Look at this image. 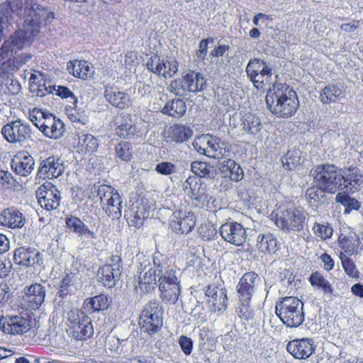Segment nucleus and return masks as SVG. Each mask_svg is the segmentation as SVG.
I'll use <instances>...</instances> for the list:
<instances>
[{"instance_id":"37","label":"nucleus","mask_w":363,"mask_h":363,"mask_svg":"<svg viewBox=\"0 0 363 363\" xmlns=\"http://www.w3.org/2000/svg\"><path fill=\"white\" fill-rule=\"evenodd\" d=\"M103 204L102 208L106 213V215L112 219H118L122 216V199L119 194H115V196H111Z\"/></svg>"},{"instance_id":"51","label":"nucleus","mask_w":363,"mask_h":363,"mask_svg":"<svg viewBox=\"0 0 363 363\" xmlns=\"http://www.w3.org/2000/svg\"><path fill=\"white\" fill-rule=\"evenodd\" d=\"M340 258L341 259L342 266L345 272L352 278L359 279V272L357 270L354 262L347 255L340 253Z\"/></svg>"},{"instance_id":"58","label":"nucleus","mask_w":363,"mask_h":363,"mask_svg":"<svg viewBox=\"0 0 363 363\" xmlns=\"http://www.w3.org/2000/svg\"><path fill=\"white\" fill-rule=\"evenodd\" d=\"M155 170L162 175H170L177 172V167L171 162H162L156 164Z\"/></svg>"},{"instance_id":"56","label":"nucleus","mask_w":363,"mask_h":363,"mask_svg":"<svg viewBox=\"0 0 363 363\" xmlns=\"http://www.w3.org/2000/svg\"><path fill=\"white\" fill-rule=\"evenodd\" d=\"M136 133V128L131 123L120 124L116 128V133L120 138L129 139L134 136Z\"/></svg>"},{"instance_id":"16","label":"nucleus","mask_w":363,"mask_h":363,"mask_svg":"<svg viewBox=\"0 0 363 363\" xmlns=\"http://www.w3.org/2000/svg\"><path fill=\"white\" fill-rule=\"evenodd\" d=\"M340 174L342 182L341 190L354 193L359 191L362 186L363 173L357 167L350 166L340 168Z\"/></svg>"},{"instance_id":"62","label":"nucleus","mask_w":363,"mask_h":363,"mask_svg":"<svg viewBox=\"0 0 363 363\" xmlns=\"http://www.w3.org/2000/svg\"><path fill=\"white\" fill-rule=\"evenodd\" d=\"M214 39L213 38H208L206 39H203L200 43H199V49L196 52V56L197 57L201 60H203L207 55V49H208V44L209 43H213Z\"/></svg>"},{"instance_id":"38","label":"nucleus","mask_w":363,"mask_h":363,"mask_svg":"<svg viewBox=\"0 0 363 363\" xmlns=\"http://www.w3.org/2000/svg\"><path fill=\"white\" fill-rule=\"evenodd\" d=\"M257 247L262 253L272 254L278 250V242L272 234H260L257 239Z\"/></svg>"},{"instance_id":"49","label":"nucleus","mask_w":363,"mask_h":363,"mask_svg":"<svg viewBox=\"0 0 363 363\" xmlns=\"http://www.w3.org/2000/svg\"><path fill=\"white\" fill-rule=\"evenodd\" d=\"M79 146L82 150L87 152H94L96 151L99 147V141L96 138L91 134H82L79 136Z\"/></svg>"},{"instance_id":"24","label":"nucleus","mask_w":363,"mask_h":363,"mask_svg":"<svg viewBox=\"0 0 363 363\" xmlns=\"http://www.w3.org/2000/svg\"><path fill=\"white\" fill-rule=\"evenodd\" d=\"M205 294L208 296V303H211L212 310L215 312H223L227 308V294L224 289L217 286H208Z\"/></svg>"},{"instance_id":"20","label":"nucleus","mask_w":363,"mask_h":363,"mask_svg":"<svg viewBox=\"0 0 363 363\" xmlns=\"http://www.w3.org/2000/svg\"><path fill=\"white\" fill-rule=\"evenodd\" d=\"M46 296V288L40 284H31L26 290L23 296L27 306L33 310L38 309L45 301Z\"/></svg>"},{"instance_id":"45","label":"nucleus","mask_w":363,"mask_h":363,"mask_svg":"<svg viewBox=\"0 0 363 363\" xmlns=\"http://www.w3.org/2000/svg\"><path fill=\"white\" fill-rule=\"evenodd\" d=\"M223 173L228 175L232 181L238 182L242 180L244 172L240 166L235 161L228 159L225 160L220 167Z\"/></svg>"},{"instance_id":"6","label":"nucleus","mask_w":363,"mask_h":363,"mask_svg":"<svg viewBox=\"0 0 363 363\" xmlns=\"http://www.w3.org/2000/svg\"><path fill=\"white\" fill-rule=\"evenodd\" d=\"M259 281L258 274L254 272H246L240 279L237 285L240 305L236 308V313L241 318L248 320L252 317L249 303L257 282Z\"/></svg>"},{"instance_id":"54","label":"nucleus","mask_w":363,"mask_h":363,"mask_svg":"<svg viewBox=\"0 0 363 363\" xmlns=\"http://www.w3.org/2000/svg\"><path fill=\"white\" fill-rule=\"evenodd\" d=\"M313 230L316 236L323 240L331 238L333 233L332 227L328 223L325 225L315 223Z\"/></svg>"},{"instance_id":"21","label":"nucleus","mask_w":363,"mask_h":363,"mask_svg":"<svg viewBox=\"0 0 363 363\" xmlns=\"http://www.w3.org/2000/svg\"><path fill=\"white\" fill-rule=\"evenodd\" d=\"M63 122L56 118L52 114H46L43 121L40 125V130L45 137L52 139H58L64 131Z\"/></svg>"},{"instance_id":"42","label":"nucleus","mask_w":363,"mask_h":363,"mask_svg":"<svg viewBox=\"0 0 363 363\" xmlns=\"http://www.w3.org/2000/svg\"><path fill=\"white\" fill-rule=\"evenodd\" d=\"M196 223V218L193 213L188 212L183 218L177 221H172V226L176 233L188 234L190 233Z\"/></svg>"},{"instance_id":"61","label":"nucleus","mask_w":363,"mask_h":363,"mask_svg":"<svg viewBox=\"0 0 363 363\" xmlns=\"http://www.w3.org/2000/svg\"><path fill=\"white\" fill-rule=\"evenodd\" d=\"M323 191L315 184V186L307 189L306 191V197L310 201H318L322 198Z\"/></svg>"},{"instance_id":"7","label":"nucleus","mask_w":363,"mask_h":363,"mask_svg":"<svg viewBox=\"0 0 363 363\" xmlns=\"http://www.w3.org/2000/svg\"><path fill=\"white\" fill-rule=\"evenodd\" d=\"M141 331L150 336L157 334L163 325V311L158 301L151 300L147 303L139 318Z\"/></svg>"},{"instance_id":"11","label":"nucleus","mask_w":363,"mask_h":363,"mask_svg":"<svg viewBox=\"0 0 363 363\" xmlns=\"http://www.w3.org/2000/svg\"><path fill=\"white\" fill-rule=\"evenodd\" d=\"M122 259L120 255H111L108 262L98 271L99 279L107 288H113L120 279L122 272Z\"/></svg>"},{"instance_id":"8","label":"nucleus","mask_w":363,"mask_h":363,"mask_svg":"<svg viewBox=\"0 0 363 363\" xmlns=\"http://www.w3.org/2000/svg\"><path fill=\"white\" fill-rule=\"evenodd\" d=\"M67 325L71 336L76 340H86L94 334L91 318L83 311L74 308L67 312Z\"/></svg>"},{"instance_id":"63","label":"nucleus","mask_w":363,"mask_h":363,"mask_svg":"<svg viewBox=\"0 0 363 363\" xmlns=\"http://www.w3.org/2000/svg\"><path fill=\"white\" fill-rule=\"evenodd\" d=\"M178 71V64L177 62L174 60H169L167 59V63L165 67V69H164V74L163 76L164 77H171L174 74H176Z\"/></svg>"},{"instance_id":"2","label":"nucleus","mask_w":363,"mask_h":363,"mask_svg":"<svg viewBox=\"0 0 363 363\" xmlns=\"http://www.w3.org/2000/svg\"><path fill=\"white\" fill-rule=\"evenodd\" d=\"M24 16L22 28L35 36L40 31V25L43 21H50L54 18L51 10L38 3L36 0H25Z\"/></svg>"},{"instance_id":"46","label":"nucleus","mask_w":363,"mask_h":363,"mask_svg":"<svg viewBox=\"0 0 363 363\" xmlns=\"http://www.w3.org/2000/svg\"><path fill=\"white\" fill-rule=\"evenodd\" d=\"M79 274L77 273L69 272L61 280L59 285L57 295L64 298L72 292V288L77 284Z\"/></svg>"},{"instance_id":"48","label":"nucleus","mask_w":363,"mask_h":363,"mask_svg":"<svg viewBox=\"0 0 363 363\" xmlns=\"http://www.w3.org/2000/svg\"><path fill=\"white\" fill-rule=\"evenodd\" d=\"M242 125L245 132L252 135H256L261 130L259 118L250 113L243 117Z\"/></svg>"},{"instance_id":"9","label":"nucleus","mask_w":363,"mask_h":363,"mask_svg":"<svg viewBox=\"0 0 363 363\" xmlns=\"http://www.w3.org/2000/svg\"><path fill=\"white\" fill-rule=\"evenodd\" d=\"M245 71L247 77L257 89H264L272 83V69L263 60L251 59Z\"/></svg>"},{"instance_id":"40","label":"nucleus","mask_w":363,"mask_h":363,"mask_svg":"<svg viewBox=\"0 0 363 363\" xmlns=\"http://www.w3.org/2000/svg\"><path fill=\"white\" fill-rule=\"evenodd\" d=\"M30 81V90L38 96L42 97L46 94L52 93L53 86L51 85H46L45 80L43 79L42 74H40L39 75L32 74Z\"/></svg>"},{"instance_id":"18","label":"nucleus","mask_w":363,"mask_h":363,"mask_svg":"<svg viewBox=\"0 0 363 363\" xmlns=\"http://www.w3.org/2000/svg\"><path fill=\"white\" fill-rule=\"evenodd\" d=\"M64 171L63 162L58 157L50 156L40 161L36 179H56L62 175Z\"/></svg>"},{"instance_id":"50","label":"nucleus","mask_w":363,"mask_h":363,"mask_svg":"<svg viewBox=\"0 0 363 363\" xmlns=\"http://www.w3.org/2000/svg\"><path fill=\"white\" fill-rule=\"evenodd\" d=\"M115 153L117 158L128 162L133 157L132 145L127 141H121L115 146Z\"/></svg>"},{"instance_id":"27","label":"nucleus","mask_w":363,"mask_h":363,"mask_svg":"<svg viewBox=\"0 0 363 363\" xmlns=\"http://www.w3.org/2000/svg\"><path fill=\"white\" fill-rule=\"evenodd\" d=\"M185 194L197 201H204L206 199V189L200 179L196 176H189L182 185Z\"/></svg>"},{"instance_id":"26","label":"nucleus","mask_w":363,"mask_h":363,"mask_svg":"<svg viewBox=\"0 0 363 363\" xmlns=\"http://www.w3.org/2000/svg\"><path fill=\"white\" fill-rule=\"evenodd\" d=\"M311 339L294 340L287 345V350L296 359H307L314 352Z\"/></svg>"},{"instance_id":"47","label":"nucleus","mask_w":363,"mask_h":363,"mask_svg":"<svg viewBox=\"0 0 363 363\" xmlns=\"http://www.w3.org/2000/svg\"><path fill=\"white\" fill-rule=\"evenodd\" d=\"M191 171L200 177L213 179L216 175L214 167L207 162L194 161L191 163Z\"/></svg>"},{"instance_id":"15","label":"nucleus","mask_w":363,"mask_h":363,"mask_svg":"<svg viewBox=\"0 0 363 363\" xmlns=\"http://www.w3.org/2000/svg\"><path fill=\"white\" fill-rule=\"evenodd\" d=\"M222 238L235 246H241L247 238L246 230L243 225L235 221H228L222 224L219 228Z\"/></svg>"},{"instance_id":"4","label":"nucleus","mask_w":363,"mask_h":363,"mask_svg":"<svg viewBox=\"0 0 363 363\" xmlns=\"http://www.w3.org/2000/svg\"><path fill=\"white\" fill-rule=\"evenodd\" d=\"M314 183L324 193L335 194L341 190L340 169L333 164L317 165L311 172Z\"/></svg>"},{"instance_id":"22","label":"nucleus","mask_w":363,"mask_h":363,"mask_svg":"<svg viewBox=\"0 0 363 363\" xmlns=\"http://www.w3.org/2000/svg\"><path fill=\"white\" fill-rule=\"evenodd\" d=\"M42 254L37 250L23 247L16 249L13 254V261L23 267H30L42 262Z\"/></svg>"},{"instance_id":"43","label":"nucleus","mask_w":363,"mask_h":363,"mask_svg":"<svg viewBox=\"0 0 363 363\" xmlns=\"http://www.w3.org/2000/svg\"><path fill=\"white\" fill-rule=\"evenodd\" d=\"M309 281L313 286L321 290L324 295L331 297L334 289L329 281L320 272H315L312 273L309 277Z\"/></svg>"},{"instance_id":"57","label":"nucleus","mask_w":363,"mask_h":363,"mask_svg":"<svg viewBox=\"0 0 363 363\" xmlns=\"http://www.w3.org/2000/svg\"><path fill=\"white\" fill-rule=\"evenodd\" d=\"M56 91V95L62 97V98H66L70 99V102L72 104V106H69L71 108L74 109L77 106V99L75 97V96L73 94V93L66 86H58L57 88L54 86L52 88V91Z\"/></svg>"},{"instance_id":"29","label":"nucleus","mask_w":363,"mask_h":363,"mask_svg":"<svg viewBox=\"0 0 363 363\" xmlns=\"http://www.w3.org/2000/svg\"><path fill=\"white\" fill-rule=\"evenodd\" d=\"M104 96L112 106L120 109H124L131 103L130 95L128 93L122 92L112 86L106 87Z\"/></svg>"},{"instance_id":"64","label":"nucleus","mask_w":363,"mask_h":363,"mask_svg":"<svg viewBox=\"0 0 363 363\" xmlns=\"http://www.w3.org/2000/svg\"><path fill=\"white\" fill-rule=\"evenodd\" d=\"M12 268V263L9 259L0 258V278H4L9 275Z\"/></svg>"},{"instance_id":"10","label":"nucleus","mask_w":363,"mask_h":363,"mask_svg":"<svg viewBox=\"0 0 363 363\" xmlns=\"http://www.w3.org/2000/svg\"><path fill=\"white\" fill-rule=\"evenodd\" d=\"M193 146L198 153L218 160L224 158L227 153L225 147L220 145L218 138L208 134L196 138Z\"/></svg>"},{"instance_id":"1","label":"nucleus","mask_w":363,"mask_h":363,"mask_svg":"<svg viewBox=\"0 0 363 363\" xmlns=\"http://www.w3.org/2000/svg\"><path fill=\"white\" fill-rule=\"evenodd\" d=\"M267 107L272 113L279 118H288L294 115L299 105L295 91L289 86L285 89H269L266 95Z\"/></svg>"},{"instance_id":"12","label":"nucleus","mask_w":363,"mask_h":363,"mask_svg":"<svg viewBox=\"0 0 363 363\" xmlns=\"http://www.w3.org/2000/svg\"><path fill=\"white\" fill-rule=\"evenodd\" d=\"M34 38L23 28L17 30L13 35L5 40L0 48V62L9 60L13 54L21 50L27 42Z\"/></svg>"},{"instance_id":"39","label":"nucleus","mask_w":363,"mask_h":363,"mask_svg":"<svg viewBox=\"0 0 363 363\" xmlns=\"http://www.w3.org/2000/svg\"><path fill=\"white\" fill-rule=\"evenodd\" d=\"M69 64L67 69L76 77L86 79L94 73L93 67L86 61L75 60L73 62H70Z\"/></svg>"},{"instance_id":"13","label":"nucleus","mask_w":363,"mask_h":363,"mask_svg":"<svg viewBox=\"0 0 363 363\" xmlns=\"http://www.w3.org/2000/svg\"><path fill=\"white\" fill-rule=\"evenodd\" d=\"M22 0H7L0 5V37L6 35L12 28L14 16L22 11Z\"/></svg>"},{"instance_id":"44","label":"nucleus","mask_w":363,"mask_h":363,"mask_svg":"<svg viewBox=\"0 0 363 363\" xmlns=\"http://www.w3.org/2000/svg\"><path fill=\"white\" fill-rule=\"evenodd\" d=\"M160 298L164 302L174 303L179 298L181 291L180 284L159 285Z\"/></svg>"},{"instance_id":"31","label":"nucleus","mask_w":363,"mask_h":363,"mask_svg":"<svg viewBox=\"0 0 363 363\" xmlns=\"http://www.w3.org/2000/svg\"><path fill=\"white\" fill-rule=\"evenodd\" d=\"M183 83L190 92L197 93L206 88V81L199 72L189 71L183 77Z\"/></svg>"},{"instance_id":"41","label":"nucleus","mask_w":363,"mask_h":363,"mask_svg":"<svg viewBox=\"0 0 363 363\" xmlns=\"http://www.w3.org/2000/svg\"><path fill=\"white\" fill-rule=\"evenodd\" d=\"M186 111V103L180 99L168 101L163 107L162 112L174 118H181Z\"/></svg>"},{"instance_id":"14","label":"nucleus","mask_w":363,"mask_h":363,"mask_svg":"<svg viewBox=\"0 0 363 363\" xmlns=\"http://www.w3.org/2000/svg\"><path fill=\"white\" fill-rule=\"evenodd\" d=\"M1 132L4 138L10 143L26 141L30 138L32 134L30 126L21 120L4 125Z\"/></svg>"},{"instance_id":"60","label":"nucleus","mask_w":363,"mask_h":363,"mask_svg":"<svg viewBox=\"0 0 363 363\" xmlns=\"http://www.w3.org/2000/svg\"><path fill=\"white\" fill-rule=\"evenodd\" d=\"M179 346L186 355H189L192 352L193 341L187 336L182 335L179 340Z\"/></svg>"},{"instance_id":"17","label":"nucleus","mask_w":363,"mask_h":363,"mask_svg":"<svg viewBox=\"0 0 363 363\" xmlns=\"http://www.w3.org/2000/svg\"><path fill=\"white\" fill-rule=\"evenodd\" d=\"M36 198L40 206L48 211L56 209L61 199L60 191L51 183L39 187L36 191Z\"/></svg>"},{"instance_id":"52","label":"nucleus","mask_w":363,"mask_h":363,"mask_svg":"<svg viewBox=\"0 0 363 363\" xmlns=\"http://www.w3.org/2000/svg\"><path fill=\"white\" fill-rule=\"evenodd\" d=\"M335 201L345 207V213H349L351 211L358 209L359 207V203L357 200L345 194L338 193L336 195Z\"/></svg>"},{"instance_id":"3","label":"nucleus","mask_w":363,"mask_h":363,"mask_svg":"<svg viewBox=\"0 0 363 363\" xmlns=\"http://www.w3.org/2000/svg\"><path fill=\"white\" fill-rule=\"evenodd\" d=\"M272 216L276 225L286 233L300 232L306 224L305 213L293 207L280 206Z\"/></svg>"},{"instance_id":"5","label":"nucleus","mask_w":363,"mask_h":363,"mask_svg":"<svg viewBox=\"0 0 363 363\" xmlns=\"http://www.w3.org/2000/svg\"><path fill=\"white\" fill-rule=\"evenodd\" d=\"M276 313L287 327H298L304 320L303 303L297 297L286 296L276 305Z\"/></svg>"},{"instance_id":"59","label":"nucleus","mask_w":363,"mask_h":363,"mask_svg":"<svg viewBox=\"0 0 363 363\" xmlns=\"http://www.w3.org/2000/svg\"><path fill=\"white\" fill-rule=\"evenodd\" d=\"M159 285H162L165 282V285L179 284V281L175 275V271L170 269L167 270L164 273L162 272L158 279Z\"/></svg>"},{"instance_id":"55","label":"nucleus","mask_w":363,"mask_h":363,"mask_svg":"<svg viewBox=\"0 0 363 363\" xmlns=\"http://www.w3.org/2000/svg\"><path fill=\"white\" fill-rule=\"evenodd\" d=\"M118 194V191L111 186L106 184L99 185L97 189V196L99 197L101 206L108 201L111 196Z\"/></svg>"},{"instance_id":"25","label":"nucleus","mask_w":363,"mask_h":363,"mask_svg":"<svg viewBox=\"0 0 363 363\" xmlns=\"http://www.w3.org/2000/svg\"><path fill=\"white\" fill-rule=\"evenodd\" d=\"M35 160L28 153H18L11 161V169L17 174L27 177L34 169Z\"/></svg>"},{"instance_id":"35","label":"nucleus","mask_w":363,"mask_h":363,"mask_svg":"<svg viewBox=\"0 0 363 363\" xmlns=\"http://www.w3.org/2000/svg\"><path fill=\"white\" fill-rule=\"evenodd\" d=\"M66 225L74 233L80 237H85L86 238H96L94 232L91 231L88 226L78 217L71 216L66 218Z\"/></svg>"},{"instance_id":"33","label":"nucleus","mask_w":363,"mask_h":363,"mask_svg":"<svg viewBox=\"0 0 363 363\" xmlns=\"http://www.w3.org/2000/svg\"><path fill=\"white\" fill-rule=\"evenodd\" d=\"M110 303V298L107 295L102 294L85 299L83 307L86 311L91 313L107 309Z\"/></svg>"},{"instance_id":"28","label":"nucleus","mask_w":363,"mask_h":363,"mask_svg":"<svg viewBox=\"0 0 363 363\" xmlns=\"http://www.w3.org/2000/svg\"><path fill=\"white\" fill-rule=\"evenodd\" d=\"M22 213L15 208H9L0 214V225L9 228H21L26 223Z\"/></svg>"},{"instance_id":"23","label":"nucleus","mask_w":363,"mask_h":363,"mask_svg":"<svg viewBox=\"0 0 363 363\" xmlns=\"http://www.w3.org/2000/svg\"><path fill=\"white\" fill-rule=\"evenodd\" d=\"M147 207L142 202L133 203L124 212V218L131 226L139 228L143 225L144 220L148 217Z\"/></svg>"},{"instance_id":"30","label":"nucleus","mask_w":363,"mask_h":363,"mask_svg":"<svg viewBox=\"0 0 363 363\" xmlns=\"http://www.w3.org/2000/svg\"><path fill=\"white\" fill-rule=\"evenodd\" d=\"M162 273V266L158 264L155 268L150 267L142 275L140 272L138 286L141 291L150 292L155 289L156 286V279L160 278Z\"/></svg>"},{"instance_id":"19","label":"nucleus","mask_w":363,"mask_h":363,"mask_svg":"<svg viewBox=\"0 0 363 363\" xmlns=\"http://www.w3.org/2000/svg\"><path fill=\"white\" fill-rule=\"evenodd\" d=\"M2 331L11 335H21L30 328V320L20 315H8L0 318Z\"/></svg>"},{"instance_id":"36","label":"nucleus","mask_w":363,"mask_h":363,"mask_svg":"<svg viewBox=\"0 0 363 363\" xmlns=\"http://www.w3.org/2000/svg\"><path fill=\"white\" fill-rule=\"evenodd\" d=\"M338 242L340 247L345 251V255L351 256L358 253L360 240L354 233L347 236L341 235L338 238Z\"/></svg>"},{"instance_id":"53","label":"nucleus","mask_w":363,"mask_h":363,"mask_svg":"<svg viewBox=\"0 0 363 363\" xmlns=\"http://www.w3.org/2000/svg\"><path fill=\"white\" fill-rule=\"evenodd\" d=\"M199 233L202 240L205 241L216 239L218 234L216 228L211 223L201 225L199 229Z\"/></svg>"},{"instance_id":"32","label":"nucleus","mask_w":363,"mask_h":363,"mask_svg":"<svg viewBox=\"0 0 363 363\" xmlns=\"http://www.w3.org/2000/svg\"><path fill=\"white\" fill-rule=\"evenodd\" d=\"M193 135L192 129L183 124H174L167 130V137L171 141L181 143L187 141Z\"/></svg>"},{"instance_id":"34","label":"nucleus","mask_w":363,"mask_h":363,"mask_svg":"<svg viewBox=\"0 0 363 363\" xmlns=\"http://www.w3.org/2000/svg\"><path fill=\"white\" fill-rule=\"evenodd\" d=\"M343 98L342 86L338 84H328L320 91L319 99L323 104L335 103Z\"/></svg>"}]
</instances>
